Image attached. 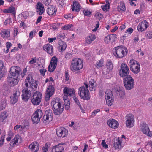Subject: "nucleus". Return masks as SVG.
I'll return each instance as SVG.
<instances>
[{
  "label": "nucleus",
  "mask_w": 152,
  "mask_h": 152,
  "mask_svg": "<svg viewBox=\"0 0 152 152\" xmlns=\"http://www.w3.org/2000/svg\"><path fill=\"white\" fill-rule=\"evenodd\" d=\"M18 99L17 96L16 97L13 95V96L11 97V102L12 104H15L17 102Z\"/></svg>",
  "instance_id": "obj_46"
},
{
  "label": "nucleus",
  "mask_w": 152,
  "mask_h": 152,
  "mask_svg": "<svg viewBox=\"0 0 152 152\" xmlns=\"http://www.w3.org/2000/svg\"><path fill=\"white\" fill-rule=\"evenodd\" d=\"M51 0H42V3L45 5H48L50 3Z\"/></svg>",
  "instance_id": "obj_57"
},
{
  "label": "nucleus",
  "mask_w": 152,
  "mask_h": 152,
  "mask_svg": "<svg viewBox=\"0 0 152 152\" xmlns=\"http://www.w3.org/2000/svg\"><path fill=\"white\" fill-rule=\"evenodd\" d=\"M100 111V110L99 109H97L96 110H94V112H93L92 114V115H95L97 114L98 112Z\"/></svg>",
  "instance_id": "obj_64"
},
{
  "label": "nucleus",
  "mask_w": 152,
  "mask_h": 152,
  "mask_svg": "<svg viewBox=\"0 0 152 152\" xmlns=\"http://www.w3.org/2000/svg\"><path fill=\"white\" fill-rule=\"evenodd\" d=\"M36 7V12L37 14L39 15H41L43 13L44 11V8L42 4L39 3H38Z\"/></svg>",
  "instance_id": "obj_32"
},
{
  "label": "nucleus",
  "mask_w": 152,
  "mask_h": 152,
  "mask_svg": "<svg viewBox=\"0 0 152 152\" xmlns=\"http://www.w3.org/2000/svg\"><path fill=\"white\" fill-rule=\"evenodd\" d=\"M63 99L64 101V104L65 106V108L66 110H68L70 108V101L69 99L67 96H64Z\"/></svg>",
  "instance_id": "obj_30"
},
{
  "label": "nucleus",
  "mask_w": 152,
  "mask_h": 152,
  "mask_svg": "<svg viewBox=\"0 0 152 152\" xmlns=\"http://www.w3.org/2000/svg\"><path fill=\"white\" fill-rule=\"evenodd\" d=\"M85 86H83L79 88L78 94L81 98L84 100H89L90 99V94L88 88V86L84 83Z\"/></svg>",
  "instance_id": "obj_1"
},
{
  "label": "nucleus",
  "mask_w": 152,
  "mask_h": 152,
  "mask_svg": "<svg viewBox=\"0 0 152 152\" xmlns=\"http://www.w3.org/2000/svg\"><path fill=\"white\" fill-rule=\"evenodd\" d=\"M53 119V113L50 110H47L45 112L43 117V122L45 124H49Z\"/></svg>",
  "instance_id": "obj_9"
},
{
  "label": "nucleus",
  "mask_w": 152,
  "mask_h": 152,
  "mask_svg": "<svg viewBox=\"0 0 152 152\" xmlns=\"http://www.w3.org/2000/svg\"><path fill=\"white\" fill-rule=\"evenodd\" d=\"M33 78L31 75H29L25 80V86L26 88L28 87L32 83L34 82Z\"/></svg>",
  "instance_id": "obj_27"
},
{
  "label": "nucleus",
  "mask_w": 152,
  "mask_h": 152,
  "mask_svg": "<svg viewBox=\"0 0 152 152\" xmlns=\"http://www.w3.org/2000/svg\"><path fill=\"white\" fill-rule=\"evenodd\" d=\"M124 86L127 90H130L134 88V80L130 75H127L123 79Z\"/></svg>",
  "instance_id": "obj_4"
},
{
  "label": "nucleus",
  "mask_w": 152,
  "mask_h": 152,
  "mask_svg": "<svg viewBox=\"0 0 152 152\" xmlns=\"http://www.w3.org/2000/svg\"><path fill=\"white\" fill-rule=\"evenodd\" d=\"M73 99L75 101V103L78 105V106L82 110V108L81 106V104H80V103L79 101V100L78 98H76L75 96H74L73 97Z\"/></svg>",
  "instance_id": "obj_47"
},
{
  "label": "nucleus",
  "mask_w": 152,
  "mask_h": 152,
  "mask_svg": "<svg viewBox=\"0 0 152 152\" xmlns=\"http://www.w3.org/2000/svg\"><path fill=\"white\" fill-rule=\"evenodd\" d=\"M133 31V29L132 28H129L126 31V32L128 33L129 34H131L132 33Z\"/></svg>",
  "instance_id": "obj_60"
},
{
  "label": "nucleus",
  "mask_w": 152,
  "mask_h": 152,
  "mask_svg": "<svg viewBox=\"0 0 152 152\" xmlns=\"http://www.w3.org/2000/svg\"><path fill=\"white\" fill-rule=\"evenodd\" d=\"M129 70L127 65L124 63L121 64L120 66V69L119 71V74L120 76L124 77L128 75Z\"/></svg>",
  "instance_id": "obj_8"
},
{
  "label": "nucleus",
  "mask_w": 152,
  "mask_h": 152,
  "mask_svg": "<svg viewBox=\"0 0 152 152\" xmlns=\"http://www.w3.org/2000/svg\"><path fill=\"white\" fill-rule=\"evenodd\" d=\"M88 86L90 91H95L96 89L97 84L94 79H92L90 80Z\"/></svg>",
  "instance_id": "obj_28"
},
{
  "label": "nucleus",
  "mask_w": 152,
  "mask_h": 152,
  "mask_svg": "<svg viewBox=\"0 0 152 152\" xmlns=\"http://www.w3.org/2000/svg\"><path fill=\"white\" fill-rule=\"evenodd\" d=\"M59 47L61 50H64L66 47V45L65 42L60 40L58 42Z\"/></svg>",
  "instance_id": "obj_38"
},
{
  "label": "nucleus",
  "mask_w": 152,
  "mask_h": 152,
  "mask_svg": "<svg viewBox=\"0 0 152 152\" xmlns=\"http://www.w3.org/2000/svg\"><path fill=\"white\" fill-rule=\"evenodd\" d=\"M4 136H1V139L0 140V146L2 145L4 141Z\"/></svg>",
  "instance_id": "obj_61"
},
{
  "label": "nucleus",
  "mask_w": 152,
  "mask_h": 152,
  "mask_svg": "<svg viewBox=\"0 0 152 152\" xmlns=\"http://www.w3.org/2000/svg\"><path fill=\"white\" fill-rule=\"evenodd\" d=\"M20 91L18 89H17L15 92L13 94V95L17 96L18 98H19V97L20 96Z\"/></svg>",
  "instance_id": "obj_53"
},
{
  "label": "nucleus",
  "mask_w": 152,
  "mask_h": 152,
  "mask_svg": "<svg viewBox=\"0 0 152 152\" xmlns=\"http://www.w3.org/2000/svg\"><path fill=\"white\" fill-rule=\"evenodd\" d=\"M57 61L58 59L56 57L52 58L48 68V70L49 72H52L54 71L57 65Z\"/></svg>",
  "instance_id": "obj_16"
},
{
  "label": "nucleus",
  "mask_w": 152,
  "mask_h": 152,
  "mask_svg": "<svg viewBox=\"0 0 152 152\" xmlns=\"http://www.w3.org/2000/svg\"><path fill=\"white\" fill-rule=\"evenodd\" d=\"M37 86V84L35 81H34L28 88L31 90L32 89L35 90Z\"/></svg>",
  "instance_id": "obj_42"
},
{
  "label": "nucleus",
  "mask_w": 152,
  "mask_h": 152,
  "mask_svg": "<svg viewBox=\"0 0 152 152\" xmlns=\"http://www.w3.org/2000/svg\"><path fill=\"white\" fill-rule=\"evenodd\" d=\"M140 128L141 131L148 136H152V131H150L148 125L145 123H142L140 124Z\"/></svg>",
  "instance_id": "obj_12"
},
{
  "label": "nucleus",
  "mask_w": 152,
  "mask_h": 152,
  "mask_svg": "<svg viewBox=\"0 0 152 152\" xmlns=\"http://www.w3.org/2000/svg\"><path fill=\"white\" fill-rule=\"evenodd\" d=\"M8 116L6 112L2 113L0 115V121L3 122L4 120L7 118Z\"/></svg>",
  "instance_id": "obj_41"
},
{
  "label": "nucleus",
  "mask_w": 152,
  "mask_h": 152,
  "mask_svg": "<svg viewBox=\"0 0 152 152\" xmlns=\"http://www.w3.org/2000/svg\"><path fill=\"white\" fill-rule=\"evenodd\" d=\"M22 99L24 101H27L31 95V90L28 88L23 89L22 91Z\"/></svg>",
  "instance_id": "obj_17"
},
{
  "label": "nucleus",
  "mask_w": 152,
  "mask_h": 152,
  "mask_svg": "<svg viewBox=\"0 0 152 152\" xmlns=\"http://www.w3.org/2000/svg\"><path fill=\"white\" fill-rule=\"evenodd\" d=\"M51 84L52 85L49 86L47 89L45 96V99L46 101H48L49 99L54 92V88L53 86L52 83H51Z\"/></svg>",
  "instance_id": "obj_15"
},
{
  "label": "nucleus",
  "mask_w": 152,
  "mask_h": 152,
  "mask_svg": "<svg viewBox=\"0 0 152 152\" xmlns=\"http://www.w3.org/2000/svg\"><path fill=\"white\" fill-rule=\"evenodd\" d=\"M121 141L119 138L115 140L114 142V147L115 149H120L121 148Z\"/></svg>",
  "instance_id": "obj_36"
},
{
  "label": "nucleus",
  "mask_w": 152,
  "mask_h": 152,
  "mask_svg": "<svg viewBox=\"0 0 152 152\" xmlns=\"http://www.w3.org/2000/svg\"><path fill=\"white\" fill-rule=\"evenodd\" d=\"M18 28L16 27H15L14 28V31L15 33V35L16 34V35H17V34L18 33Z\"/></svg>",
  "instance_id": "obj_62"
},
{
  "label": "nucleus",
  "mask_w": 152,
  "mask_h": 152,
  "mask_svg": "<svg viewBox=\"0 0 152 152\" xmlns=\"http://www.w3.org/2000/svg\"><path fill=\"white\" fill-rule=\"evenodd\" d=\"M42 98L41 93L40 92H36L33 94L31 99L32 103L34 105H37L40 103Z\"/></svg>",
  "instance_id": "obj_11"
},
{
  "label": "nucleus",
  "mask_w": 152,
  "mask_h": 152,
  "mask_svg": "<svg viewBox=\"0 0 152 152\" xmlns=\"http://www.w3.org/2000/svg\"><path fill=\"white\" fill-rule=\"evenodd\" d=\"M129 65L130 70L134 73L137 74L140 71V65L138 62L132 59L130 60Z\"/></svg>",
  "instance_id": "obj_6"
},
{
  "label": "nucleus",
  "mask_w": 152,
  "mask_h": 152,
  "mask_svg": "<svg viewBox=\"0 0 152 152\" xmlns=\"http://www.w3.org/2000/svg\"><path fill=\"white\" fill-rule=\"evenodd\" d=\"M44 50L52 56L53 54V48L52 46L50 44L45 45L43 47Z\"/></svg>",
  "instance_id": "obj_24"
},
{
  "label": "nucleus",
  "mask_w": 152,
  "mask_h": 152,
  "mask_svg": "<svg viewBox=\"0 0 152 152\" xmlns=\"http://www.w3.org/2000/svg\"><path fill=\"white\" fill-rule=\"evenodd\" d=\"M117 9L118 11H125L126 9L124 3L122 1L119 3L117 7Z\"/></svg>",
  "instance_id": "obj_39"
},
{
  "label": "nucleus",
  "mask_w": 152,
  "mask_h": 152,
  "mask_svg": "<svg viewBox=\"0 0 152 152\" xmlns=\"http://www.w3.org/2000/svg\"><path fill=\"white\" fill-rule=\"evenodd\" d=\"M103 61L102 59H101L100 60L97 61L96 65V66L97 68H99L102 67L103 66Z\"/></svg>",
  "instance_id": "obj_45"
},
{
  "label": "nucleus",
  "mask_w": 152,
  "mask_h": 152,
  "mask_svg": "<svg viewBox=\"0 0 152 152\" xmlns=\"http://www.w3.org/2000/svg\"><path fill=\"white\" fill-rule=\"evenodd\" d=\"M21 141V137L19 135H16L10 142V148H12L16 145L20 143Z\"/></svg>",
  "instance_id": "obj_20"
},
{
  "label": "nucleus",
  "mask_w": 152,
  "mask_h": 152,
  "mask_svg": "<svg viewBox=\"0 0 152 152\" xmlns=\"http://www.w3.org/2000/svg\"><path fill=\"white\" fill-rule=\"evenodd\" d=\"M118 94L121 98H124L125 96V92L124 90H118Z\"/></svg>",
  "instance_id": "obj_48"
},
{
  "label": "nucleus",
  "mask_w": 152,
  "mask_h": 152,
  "mask_svg": "<svg viewBox=\"0 0 152 152\" xmlns=\"http://www.w3.org/2000/svg\"><path fill=\"white\" fill-rule=\"evenodd\" d=\"M101 145L103 147H105L106 148H107L108 147V145L106 144L105 141L104 140H102Z\"/></svg>",
  "instance_id": "obj_59"
},
{
  "label": "nucleus",
  "mask_w": 152,
  "mask_h": 152,
  "mask_svg": "<svg viewBox=\"0 0 152 152\" xmlns=\"http://www.w3.org/2000/svg\"><path fill=\"white\" fill-rule=\"evenodd\" d=\"M114 50L113 54L118 58H122L127 55V49L123 45L117 46L114 48Z\"/></svg>",
  "instance_id": "obj_2"
},
{
  "label": "nucleus",
  "mask_w": 152,
  "mask_h": 152,
  "mask_svg": "<svg viewBox=\"0 0 152 152\" xmlns=\"http://www.w3.org/2000/svg\"><path fill=\"white\" fill-rule=\"evenodd\" d=\"M146 38L148 39H151L152 38V32L149 31L146 33Z\"/></svg>",
  "instance_id": "obj_54"
},
{
  "label": "nucleus",
  "mask_w": 152,
  "mask_h": 152,
  "mask_svg": "<svg viewBox=\"0 0 152 152\" xmlns=\"http://www.w3.org/2000/svg\"><path fill=\"white\" fill-rule=\"evenodd\" d=\"M21 73V70L20 67L17 66H13L11 67L10 74L8 75H11L13 77L18 78Z\"/></svg>",
  "instance_id": "obj_10"
},
{
  "label": "nucleus",
  "mask_w": 152,
  "mask_h": 152,
  "mask_svg": "<svg viewBox=\"0 0 152 152\" xmlns=\"http://www.w3.org/2000/svg\"><path fill=\"white\" fill-rule=\"evenodd\" d=\"M7 80L10 86H14L17 84L19 80L18 78L13 77L11 75H8Z\"/></svg>",
  "instance_id": "obj_19"
},
{
  "label": "nucleus",
  "mask_w": 152,
  "mask_h": 152,
  "mask_svg": "<svg viewBox=\"0 0 152 152\" xmlns=\"http://www.w3.org/2000/svg\"><path fill=\"white\" fill-rule=\"evenodd\" d=\"M51 103L54 114L59 115L61 114L63 110L64 107L61 106V103L59 102H56V100L53 101Z\"/></svg>",
  "instance_id": "obj_5"
},
{
  "label": "nucleus",
  "mask_w": 152,
  "mask_h": 152,
  "mask_svg": "<svg viewBox=\"0 0 152 152\" xmlns=\"http://www.w3.org/2000/svg\"><path fill=\"white\" fill-rule=\"evenodd\" d=\"M134 117L132 114H127L126 117V125L127 127L131 128L134 125Z\"/></svg>",
  "instance_id": "obj_13"
},
{
  "label": "nucleus",
  "mask_w": 152,
  "mask_h": 152,
  "mask_svg": "<svg viewBox=\"0 0 152 152\" xmlns=\"http://www.w3.org/2000/svg\"><path fill=\"white\" fill-rule=\"evenodd\" d=\"M96 18H98L100 20L103 18V15L99 12H97L96 13L95 15Z\"/></svg>",
  "instance_id": "obj_52"
},
{
  "label": "nucleus",
  "mask_w": 152,
  "mask_h": 152,
  "mask_svg": "<svg viewBox=\"0 0 152 152\" xmlns=\"http://www.w3.org/2000/svg\"><path fill=\"white\" fill-rule=\"evenodd\" d=\"M38 61H40V62H38V64L39 66H41V65L44 63L45 61L44 59L42 57H39L38 59Z\"/></svg>",
  "instance_id": "obj_56"
},
{
  "label": "nucleus",
  "mask_w": 152,
  "mask_h": 152,
  "mask_svg": "<svg viewBox=\"0 0 152 152\" xmlns=\"http://www.w3.org/2000/svg\"><path fill=\"white\" fill-rule=\"evenodd\" d=\"M39 146L38 142H34L29 145V148L32 152H37L39 149Z\"/></svg>",
  "instance_id": "obj_22"
},
{
  "label": "nucleus",
  "mask_w": 152,
  "mask_h": 152,
  "mask_svg": "<svg viewBox=\"0 0 152 152\" xmlns=\"http://www.w3.org/2000/svg\"><path fill=\"white\" fill-rule=\"evenodd\" d=\"M10 30L3 29H2L0 32L1 36L4 38H7L10 36Z\"/></svg>",
  "instance_id": "obj_29"
},
{
  "label": "nucleus",
  "mask_w": 152,
  "mask_h": 152,
  "mask_svg": "<svg viewBox=\"0 0 152 152\" xmlns=\"http://www.w3.org/2000/svg\"><path fill=\"white\" fill-rule=\"evenodd\" d=\"M52 152H64V148L61 145H58L53 147Z\"/></svg>",
  "instance_id": "obj_33"
},
{
  "label": "nucleus",
  "mask_w": 152,
  "mask_h": 152,
  "mask_svg": "<svg viewBox=\"0 0 152 152\" xmlns=\"http://www.w3.org/2000/svg\"><path fill=\"white\" fill-rule=\"evenodd\" d=\"M110 5L108 4H106L104 6H103L102 7V9L103 10H107V9H109Z\"/></svg>",
  "instance_id": "obj_58"
},
{
  "label": "nucleus",
  "mask_w": 152,
  "mask_h": 152,
  "mask_svg": "<svg viewBox=\"0 0 152 152\" xmlns=\"http://www.w3.org/2000/svg\"><path fill=\"white\" fill-rule=\"evenodd\" d=\"M15 12V8L13 7H11L9 9H5L4 11V12L5 13H13Z\"/></svg>",
  "instance_id": "obj_44"
},
{
  "label": "nucleus",
  "mask_w": 152,
  "mask_h": 152,
  "mask_svg": "<svg viewBox=\"0 0 152 152\" xmlns=\"http://www.w3.org/2000/svg\"><path fill=\"white\" fill-rule=\"evenodd\" d=\"M145 146L146 148H149L150 147L151 148H152V141H150L148 142H146Z\"/></svg>",
  "instance_id": "obj_49"
},
{
  "label": "nucleus",
  "mask_w": 152,
  "mask_h": 152,
  "mask_svg": "<svg viewBox=\"0 0 152 152\" xmlns=\"http://www.w3.org/2000/svg\"><path fill=\"white\" fill-rule=\"evenodd\" d=\"M72 26V24L65 25L63 27V29L64 30H69Z\"/></svg>",
  "instance_id": "obj_50"
},
{
  "label": "nucleus",
  "mask_w": 152,
  "mask_h": 152,
  "mask_svg": "<svg viewBox=\"0 0 152 152\" xmlns=\"http://www.w3.org/2000/svg\"><path fill=\"white\" fill-rule=\"evenodd\" d=\"M6 99H2L0 103V110H1L5 109L6 107Z\"/></svg>",
  "instance_id": "obj_40"
},
{
  "label": "nucleus",
  "mask_w": 152,
  "mask_h": 152,
  "mask_svg": "<svg viewBox=\"0 0 152 152\" xmlns=\"http://www.w3.org/2000/svg\"><path fill=\"white\" fill-rule=\"evenodd\" d=\"M115 37V36L114 34L108 35L104 37V41L106 43L108 44L110 42L111 40L113 39Z\"/></svg>",
  "instance_id": "obj_37"
},
{
  "label": "nucleus",
  "mask_w": 152,
  "mask_h": 152,
  "mask_svg": "<svg viewBox=\"0 0 152 152\" xmlns=\"http://www.w3.org/2000/svg\"><path fill=\"white\" fill-rule=\"evenodd\" d=\"M56 11V8L54 6H52L48 8L47 10V12L48 14L51 16L55 15Z\"/></svg>",
  "instance_id": "obj_26"
},
{
  "label": "nucleus",
  "mask_w": 152,
  "mask_h": 152,
  "mask_svg": "<svg viewBox=\"0 0 152 152\" xmlns=\"http://www.w3.org/2000/svg\"><path fill=\"white\" fill-rule=\"evenodd\" d=\"M148 26V23L146 20L140 23L137 26V29L139 31L142 32L145 30Z\"/></svg>",
  "instance_id": "obj_21"
},
{
  "label": "nucleus",
  "mask_w": 152,
  "mask_h": 152,
  "mask_svg": "<svg viewBox=\"0 0 152 152\" xmlns=\"http://www.w3.org/2000/svg\"><path fill=\"white\" fill-rule=\"evenodd\" d=\"M106 66L107 68L106 72L108 73L113 69V64L110 60L107 61L106 62Z\"/></svg>",
  "instance_id": "obj_35"
},
{
  "label": "nucleus",
  "mask_w": 152,
  "mask_h": 152,
  "mask_svg": "<svg viewBox=\"0 0 152 152\" xmlns=\"http://www.w3.org/2000/svg\"><path fill=\"white\" fill-rule=\"evenodd\" d=\"M64 96H70L75 95V92L74 89H72L66 87L63 89Z\"/></svg>",
  "instance_id": "obj_23"
},
{
  "label": "nucleus",
  "mask_w": 152,
  "mask_h": 152,
  "mask_svg": "<svg viewBox=\"0 0 152 152\" xmlns=\"http://www.w3.org/2000/svg\"><path fill=\"white\" fill-rule=\"evenodd\" d=\"M107 123L110 127L114 129H116L118 126V122L114 119H109L107 121Z\"/></svg>",
  "instance_id": "obj_25"
},
{
  "label": "nucleus",
  "mask_w": 152,
  "mask_h": 152,
  "mask_svg": "<svg viewBox=\"0 0 152 152\" xmlns=\"http://www.w3.org/2000/svg\"><path fill=\"white\" fill-rule=\"evenodd\" d=\"M56 133L58 137L63 138L67 135L68 131L64 127H59L56 129Z\"/></svg>",
  "instance_id": "obj_18"
},
{
  "label": "nucleus",
  "mask_w": 152,
  "mask_h": 152,
  "mask_svg": "<svg viewBox=\"0 0 152 152\" xmlns=\"http://www.w3.org/2000/svg\"><path fill=\"white\" fill-rule=\"evenodd\" d=\"M11 45V43L10 42H7L6 43V47L7 48L10 49Z\"/></svg>",
  "instance_id": "obj_63"
},
{
  "label": "nucleus",
  "mask_w": 152,
  "mask_h": 152,
  "mask_svg": "<svg viewBox=\"0 0 152 152\" xmlns=\"http://www.w3.org/2000/svg\"><path fill=\"white\" fill-rule=\"evenodd\" d=\"M72 11L78 12L80 9V6L78 2L73 1V4L72 5Z\"/></svg>",
  "instance_id": "obj_31"
},
{
  "label": "nucleus",
  "mask_w": 152,
  "mask_h": 152,
  "mask_svg": "<svg viewBox=\"0 0 152 152\" xmlns=\"http://www.w3.org/2000/svg\"><path fill=\"white\" fill-rule=\"evenodd\" d=\"M95 39L96 36L94 34H90L86 38V42L88 44H90Z\"/></svg>",
  "instance_id": "obj_34"
},
{
  "label": "nucleus",
  "mask_w": 152,
  "mask_h": 152,
  "mask_svg": "<svg viewBox=\"0 0 152 152\" xmlns=\"http://www.w3.org/2000/svg\"><path fill=\"white\" fill-rule=\"evenodd\" d=\"M43 115V113L41 110L37 109L31 116L32 121L33 124H36L40 121Z\"/></svg>",
  "instance_id": "obj_7"
},
{
  "label": "nucleus",
  "mask_w": 152,
  "mask_h": 152,
  "mask_svg": "<svg viewBox=\"0 0 152 152\" xmlns=\"http://www.w3.org/2000/svg\"><path fill=\"white\" fill-rule=\"evenodd\" d=\"M37 61V58L36 57L31 58L30 61L29 62V64L30 65L36 63Z\"/></svg>",
  "instance_id": "obj_51"
},
{
  "label": "nucleus",
  "mask_w": 152,
  "mask_h": 152,
  "mask_svg": "<svg viewBox=\"0 0 152 152\" xmlns=\"http://www.w3.org/2000/svg\"><path fill=\"white\" fill-rule=\"evenodd\" d=\"M105 94L107 104L108 105L111 106L113 101L112 92L110 90H107L106 91Z\"/></svg>",
  "instance_id": "obj_14"
},
{
  "label": "nucleus",
  "mask_w": 152,
  "mask_h": 152,
  "mask_svg": "<svg viewBox=\"0 0 152 152\" xmlns=\"http://www.w3.org/2000/svg\"><path fill=\"white\" fill-rule=\"evenodd\" d=\"M83 67V61L80 58H76L73 59L70 68L73 72L81 69Z\"/></svg>",
  "instance_id": "obj_3"
},
{
  "label": "nucleus",
  "mask_w": 152,
  "mask_h": 152,
  "mask_svg": "<svg viewBox=\"0 0 152 152\" xmlns=\"http://www.w3.org/2000/svg\"><path fill=\"white\" fill-rule=\"evenodd\" d=\"M51 145L50 142H47L45 144L42 148V149L43 152H47L50 146Z\"/></svg>",
  "instance_id": "obj_43"
},
{
  "label": "nucleus",
  "mask_w": 152,
  "mask_h": 152,
  "mask_svg": "<svg viewBox=\"0 0 152 152\" xmlns=\"http://www.w3.org/2000/svg\"><path fill=\"white\" fill-rule=\"evenodd\" d=\"M83 12L85 15L90 16L91 15V12L88 10H84Z\"/></svg>",
  "instance_id": "obj_55"
}]
</instances>
